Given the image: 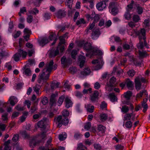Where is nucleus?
<instances>
[{
    "label": "nucleus",
    "instance_id": "obj_44",
    "mask_svg": "<svg viewBox=\"0 0 150 150\" xmlns=\"http://www.w3.org/2000/svg\"><path fill=\"white\" fill-rule=\"evenodd\" d=\"M116 78L114 77H112L110 80V86H114V84L115 82Z\"/></svg>",
    "mask_w": 150,
    "mask_h": 150
},
{
    "label": "nucleus",
    "instance_id": "obj_14",
    "mask_svg": "<svg viewBox=\"0 0 150 150\" xmlns=\"http://www.w3.org/2000/svg\"><path fill=\"white\" fill-rule=\"evenodd\" d=\"M9 100L10 102V104L13 106H14L18 102L17 98L13 96L11 97Z\"/></svg>",
    "mask_w": 150,
    "mask_h": 150
},
{
    "label": "nucleus",
    "instance_id": "obj_23",
    "mask_svg": "<svg viewBox=\"0 0 150 150\" xmlns=\"http://www.w3.org/2000/svg\"><path fill=\"white\" fill-rule=\"evenodd\" d=\"M102 54L103 53L102 51L99 50H97L94 48V50L93 51L92 53H91V56L90 57H91L92 56L96 54H98L100 55H102Z\"/></svg>",
    "mask_w": 150,
    "mask_h": 150
},
{
    "label": "nucleus",
    "instance_id": "obj_31",
    "mask_svg": "<svg viewBox=\"0 0 150 150\" xmlns=\"http://www.w3.org/2000/svg\"><path fill=\"white\" fill-rule=\"evenodd\" d=\"M133 21L135 23H137L140 20L139 16L137 14L134 15L132 17Z\"/></svg>",
    "mask_w": 150,
    "mask_h": 150
},
{
    "label": "nucleus",
    "instance_id": "obj_60",
    "mask_svg": "<svg viewBox=\"0 0 150 150\" xmlns=\"http://www.w3.org/2000/svg\"><path fill=\"white\" fill-rule=\"evenodd\" d=\"M77 54V51L75 50H72L71 52V56L72 57L75 59L76 58V55Z\"/></svg>",
    "mask_w": 150,
    "mask_h": 150
},
{
    "label": "nucleus",
    "instance_id": "obj_1",
    "mask_svg": "<svg viewBox=\"0 0 150 150\" xmlns=\"http://www.w3.org/2000/svg\"><path fill=\"white\" fill-rule=\"evenodd\" d=\"M54 64L53 61L52 60L46 64L42 73L39 74V78L38 81V83H41L42 81L43 82H46L49 79L52 71L56 69L57 67V64L54 65Z\"/></svg>",
    "mask_w": 150,
    "mask_h": 150
},
{
    "label": "nucleus",
    "instance_id": "obj_40",
    "mask_svg": "<svg viewBox=\"0 0 150 150\" xmlns=\"http://www.w3.org/2000/svg\"><path fill=\"white\" fill-rule=\"evenodd\" d=\"M8 104V103H3L2 105V107H1L0 108V113H2L4 112L5 110L4 109V108H5L6 107H7V105Z\"/></svg>",
    "mask_w": 150,
    "mask_h": 150
},
{
    "label": "nucleus",
    "instance_id": "obj_50",
    "mask_svg": "<svg viewBox=\"0 0 150 150\" xmlns=\"http://www.w3.org/2000/svg\"><path fill=\"white\" fill-rule=\"evenodd\" d=\"M39 12V10L36 8H34L32 10L30 11L29 13L30 14H34L36 15L37 13H38Z\"/></svg>",
    "mask_w": 150,
    "mask_h": 150
},
{
    "label": "nucleus",
    "instance_id": "obj_48",
    "mask_svg": "<svg viewBox=\"0 0 150 150\" xmlns=\"http://www.w3.org/2000/svg\"><path fill=\"white\" fill-rule=\"evenodd\" d=\"M125 126L127 128H130L132 125V123L130 121H127L125 122Z\"/></svg>",
    "mask_w": 150,
    "mask_h": 150
},
{
    "label": "nucleus",
    "instance_id": "obj_35",
    "mask_svg": "<svg viewBox=\"0 0 150 150\" xmlns=\"http://www.w3.org/2000/svg\"><path fill=\"white\" fill-rule=\"evenodd\" d=\"M121 111L124 113H126L129 110V107L126 105H125L122 106L121 109Z\"/></svg>",
    "mask_w": 150,
    "mask_h": 150
},
{
    "label": "nucleus",
    "instance_id": "obj_11",
    "mask_svg": "<svg viewBox=\"0 0 150 150\" xmlns=\"http://www.w3.org/2000/svg\"><path fill=\"white\" fill-rule=\"evenodd\" d=\"M65 106L67 108H69L72 106L73 103L68 97H66L64 100Z\"/></svg>",
    "mask_w": 150,
    "mask_h": 150
},
{
    "label": "nucleus",
    "instance_id": "obj_6",
    "mask_svg": "<svg viewBox=\"0 0 150 150\" xmlns=\"http://www.w3.org/2000/svg\"><path fill=\"white\" fill-rule=\"evenodd\" d=\"M100 34V31L98 29H94L92 30L91 35V38L93 40L96 39L99 37Z\"/></svg>",
    "mask_w": 150,
    "mask_h": 150
},
{
    "label": "nucleus",
    "instance_id": "obj_59",
    "mask_svg": "<svg viewBox=\"0 0 150 150\" xmlns=\"http://www.w3.org/2000/svg\"><path fill=\"white\" fill-rule=\"evenodd\" d=\"M86 23L84 20L83 18H81L79 20H78L76 22V24L77 25H79L81 24H84Z\"/></svg>",
    "mask_w": 150,
    "mask_h": 150
},
{
    "label": "nucleus",
    "instance_id": "obj_64",
    "mask_svg": "<svg viewBox=\"0 0 150 150\" xmlns=\"http://www.w3.org/2000/svg\"><path fill=\"white\" fill-rule=\"evenodd\" d=\"M82 135L79 133H75L74 135V137L75 139H78L81 137Z\"/></svg>",
    "mask_w": 150,
    "mask_h": 150
},
{
    "label": "nucleus",
    "instance_id": "obj_4",
    "mask_svg": "<svg viewBox=\"0 0 150 150\" xmlns=\"http://www.w3.org/2000/svg\"><path fill=\"white\" fill-rule=\"evenodd\" d=\"M99 94L98 91H95L90 95L89 99L93 103L97 102L98 99Z\"/></svg>",
    "mask_w": 150,
    "mask_h": 150
},
{
    "label": "nucleus",
    "instance_id": "obj_37",
    "mask_svg": "<svg viewBox=\"0 0 150 150\" xmlns=\"http://www.w3.org/2000/svg\"><path fill=\"white\" fill-rule=\"evenodd\" d=\"M21 57L20 55L18 52L16 53L14 55L13 58L14 60L16 62H18L20 60V58Z\"/></svg>",
    "mask_w": 150,
    "mask_h": 150
},
{
    "label": "nucleus",
    "instance_id": "obj_42",
    "mask_svg": "<svg viewBox=\"0 0 150 150\" xmlns=\"http://www.w3.org/2000/svg\"><path fill=\"white\" fill-rule=\"evenodd\" d=\"M127 73L129 77H132L134 76L135 72L133 69L129 70L127 71Z\"/></svg>",
    "mask_w": 150,
    "mask_h": 150
},
{
    "label": "nucleus",
    "instance_id": "obj_20",
    "mask_svg": "<svg viewBox=\"0 0 150 150\" xmlns=\"http://www.w3.org/2000/svg\"><path fill=\"white\" fill-rule=\"evenodd\" d=\"M55 95L54 94L52 95L50 99V104L51 106L54 105L56 103V100L55 99Z\"/></svg>",
    "mask_w": 150,
    "mask_h": 150
},
{
    "label": "nucleus",
    "instance_id": "obj_2",
    "mask_svg": "<svg viewBox=\"0 0 150 150\" xmlns=\"http://www.w3.org/2000/svg\"><path fill=\"white\" fill-rule=\"evenodd\" d=\"M137 34L139 36V42L137 44L138 48L139 49H142L144 47L143 42L141 41L142 39H143L144 40L145 46L147 48L149 47L146 40V32L145 30L144 29H141L140 31L137 32Z\"/></svg>",
    "mask_w": 150,
    "mask_h": 150
},
{
    "label": "nucleus",
    "instance_id": "obj_45",
    "mask_svg": "<svg viewBox=\"0 0 150 150\" xmlns=\"http://www.w3.org/2000/svg\"><path fill=\"white\" fill-rule=\"evenodd\" d=\"M62 117H67L69 115V112L67 110H64L62 112Z\"/></svg>",
    "mask_w": 150,
    "mask_h": 150
},
{
    "label": "nucleus",
    "instance_id": "obj_39",
    "mask_svg": "<svg viewBox=\"0 0 150 150\" xmlns=\"http://www.w3.org/2000/svg\"><path fill=\"white\" fill-rule=\"evenodd\" d=\"M51 15V14L50 13H45L43 15V17L44 18L45 20H47L50 19Z\"/></svg>",
    "mask_w": 150,
    "mask_h": 150
},
{
    "label": "nucleus",
    "instance_id": "obj_30",
    "mask_svg": "<svg viewBox=\"0 0 150 150\" xmlns=\"http://www.w3.org/2000/svg\"><path fill=\"white\" fill-rule=\"evenodd\" d=\"M69 122V120L67 117H63L62 120H61L62 124L64 125H67Z\"/></svg>",
    "mask_w": 150,
    "mask_h": 150
},
{
    "label": "nucleus",
    "instance_id": "obj_41",
    "mask_svg": "<svg viewBox=\"0 0 150 150\" xmlns=\"http://www.w3.org/2000/svg\"><path fill=\"white\" fill-rule=\"evenodd\" d=\"M86 147L82 144H79L78 146L77 150H86Z\"/></svg>",
    "mask_w": 150,
    "mask_h": 150
},
{
    "label": "nucleus",
    "instance_id": "obj_33",
    "mask_svg": "<svg viewBox=\"0 0 150 150\" xmlns=\"http://www.w3.org/2000/svg\"><path fill=\"white\" fill-rule=\"evenodd\" d=\"M139 55L140 59L146 57L147 55L146 52L145 51H141L139 50Z\"/></svg>",
    "mask_w": 150,
    "mask_h": 150
},
{
    "label": "nucleus",
    "instance_id": "obj_3",
    "mask_svg": "<svg viewBox=\"0 0 150 150\" xmlns=\"http://www.w3.org/2000/svg\"><path fill=\"white\" fill-rule=\"evenodd\" d=\"M83 48L86 51L87 53L86 54L87 57L91 56V53H92L94 48L92 46L90 43L87 42L85 43L83 46Z\"/></svg>",
    "mask_w": 150,
    "mask_h": 150
},
{
    "label": "nucleus",
    "instance_id": "obj_28",
    "mask_svg": "<svg viewBox=\"0 0 150 150\" xmlns=\"http://www.w3.org/2000/svg\"><path fill=\"white\" fill-rule=\"evenodd\" d=\"M105 129L106 127L102 125H100L98 127V130L102 134L105 133Z\"/></svg>",
    "mask_w": 150,
    "mask_h": 150
},
{
    "label": "nucleus",
    "instance_id": "obj_61",
    "mask_svg": "<svg viewBox=\"0 0 150 150\" xmlns=\"http://www.w3.org/2000/svg\"><path fill=\"white\" fill-rule=\"evenodd\" d=\"M22 136L25 138H28L29 137V135L25 131H23L21 132Z\"/></svg>",
    "mask_w": 150,
    "mask_h": 150
},
{
    "label": "nucleus",
    "instance_id": "obj_62",
    "mask_svg": "<svg viewBox=\"0 0 150 150\" xmlns=\"http://www.w3.org/2000/svg\"><path fill=\"white\" fill-rule=\"evenodd\" d=\"M134 1L133 0L132 1L131 3L127 6L128 8L127 10H129V11H130L133 8V5L134 4Z\"/></svg>",
    "mask_w": 150,
    "mask_h": 150
},
{
    "label": "nucleus",
    "instance_id": "obj_18",
    "mask_svg": "<svg viewBox=\"0 0 150 150\" xmlns=\"http://www.w3.org/2000/svg\"><path fill=\"white\" fill-rule=\"evenodd\" d=\"M90 72L91 71L90 69L87 67L85 68L83 71H81V74L83 76H86L88 75Z\"/></svg>",
    "mask_w": 150,
    "mask_h": 150
},
{
    "label": "nucleus",
    "instance_id": "obj_5",
    "mask_svg": "<svg viewBox=\"0 0 150 150\" xmlns=\"http://www.w3.org/2000/svg\"><path fill=\"white\" fill-rule=\"evenodd\" d=\"M108 0H103L98 3L96 5L97 8L100 11L103 10L106 8V3L108 2Z\"/></svg>",
    "mask_w": 150,
    "mask_h": 150
},
{
    "label": "nucleus",
    "instance_id": "obj_51",
    "mask_svg": "<svg viewBox=\"0 0 150 150\" xmlns=\"http://www.w3.org/2000/svg\"><path fill=\"white\" fill-rule=\"evenodd\" d=\"M48 98L45 97L42 99L41 102L43 105H45L47 103H48Z\"/></svg>",
    "mask_w": 150,
    "mask_h": 150
},
{
    "label": "nucleus",
    "instance_id": "obj_52",
    "mask_svg": "<svg viewBox=\"0 0 150 150\" xmlns=\"http://www.w3.org/2000/svg\"><path fill=\"white\" fill-rule=\"evenodd\" d=\"M69 70L70 72L72 74H74L76 72L77 69L75 67H72L69 68Z\"/></svg>",
    "mask_w": 150,
    "mask_h": 150
},
{
    "label": "nucleus",
    "instance_id": "obj_54",
    "mask_svg": "<svg viewBox=\"0 0 150 150\" xmlns=\"http://www.w3.org/2000/svg\"><path fill=\"white\" fill-rule=\"evenodd\" d=\"M132 95V92L130 91H129L126 92L125 95V97L127 99L129 100L130 98V97Z\"/></svg>",
    "mask_w": 150,
    "mask_h": 150
},
{
    "label": "nucleus",
    "instance_id": "obj_47",
    "mask_svg": "<svg viewBox=\"0 0 150 150\" xmlns=\"http://www.w3.org/2000/svg\"><path fill=\"white\" fill-rule=\"evenodd\" d=\"M67 137V135L65 134H60L59 135V138L61 141H62L64 140Z\"/></svg>",
    "mask_w": 150,
    "mask_h": 150
},
{
    "label": "nucleus",
    "instance_id": "obj_49",
    "mask_svg": "<svg viewBox=\"0 0 150 150\" xmlns=\"http://www.w3.org/2000/svg\"><path fill=\"white\" fill-rule=\"evenodd\" d=\"M118 11L117 8H114L111 9V12L113 16L116 15L118 13Z\"/></svg>",
    "mask_w": 150,
    "mask_h": 150
},
{
    "label": "nucleus",
    "instance_id": "obj_25",
    "mask_svg": "<svg viewBox=\"0 0 150 150\" xmlns=\"http://www.w3.org/2000/svg\"><path fill=\"white\" fill-rule=\"evenodd\" d=\"M124 17L126 20H128L131 19V15L130 13V11L129 10H127L124 15Z\"/></svg>",
    "mask_w": 150,
    "mask_h": 150
},
{
    "label": "nucleus",
    "instance_id": "obj_57",
    "mask_svg": "<svg viewBox=\"0 0 150 150\" xmlns=\"http://www.w3.org/2000/svg\"><path fill=\"white\" fill-rule=\"evenodd\" d=\"M95 22H93L91 24H90L88 28L86 30V31L88 32L89 30H91L95 26Z\"/></svg>",
    "mask_w": 150,
    "mask_h": 150
},
{
    "label": "nucleus",
    "instance_id": "obj_17",
    "mask_svg": "<svg viewBox=\"0 0 150 150\" xmlns=\"http://www.w3.org/2000/svg\"><path fill=\"white\" fill-rule=\"evenodd\" d=\"M59 52L58 47L55 51L52 50H51L50 53V57H54L57 56Z\"/></svg>",
    "mask_w": 150,
    "mask_h": 150
},
{
    "label": "nucleus",
    "instance_id": "obj_7",
    "mask_svg": "<svg viewBox=\"0 0 150 150\" xmlns=\"http://www.w3.org/2000/svg\"><path fill=\"white\" fill-rule=\"evenodd\" d=\"M61 62L62 64H63L64 67H66L71 62V59L69 58L66 59L65 56H64L61 58Z\"/></svg>",
    "mask_w": 150,
    "mask_h": 150
},
{
    "label": "nucleus",
    "instance_id": "obj_53",
    "mask_svg": "<svg viewBox=\"0 0 150 150\" xmlns=\"http://www.w3.org/2000/svg\"><path fill=\"white\" fill-rule=\"evenodd\" d=\"M91 127V123L90 122H88L87 123L84 125V128L87 130H88Z\"/></svg>",
    "mask_w": 150,
    "mask_h": 150
},
{
    "label": "nucleus",
    "instance_id": "obj_46",
    "mask_svg": "<svg viewBox=\"0 0 150 150\" xmlns=\"http://www.w3.org/2000/svg\"><path fill=\"white\" fill-rule=\"evenodd\" d=\"M59 39L60 40V42L59 43V46L64 44L65 43V40L64 38L62 36H60L59 38Z\"/></svg>",
    "mask_w": 150,
    "mask_h": 150
},
{
    "label": "nucleus",
    "instance_id": "obj_8",
    "mask_svg": "<svg viewBox=\"0 0 150 150\" xmlns=\"http://www.w3.org/2000/svg\"><path fill=\"white\" fill-rule=\"evenodd\" d=\"M58 18H62L65 17L66 15V12L63 9H59L55 14Z\"/></svg>",
    "mask_w": 150,
    "mask_h": 150
},
{
    "label": "nucleus",
    "instance_id": "obj_26",
    "mask_svg": "<svg viewBox=\"0 0 150 150\" xmlns=\"http://www.w3.org/2000/svg\"><path fill=\"white\" fill-rule=\"evenodd\" d=\"M44 122H45V121L42 120H41L39 121L38 124V127L44 129H45L46 128V126Z\"/></svg>",
    "mask_w": 150,
    "mask_h": 150
},
{
    "label": "nucleus",
    "instance_id": "obj_13",
    "mask_svg": "<svg viewBox=\"0 0 150 150\" xmlns=\"http://www.w3.org/2000/svg\"><path fill=\"white\" fill-rule=\"evenodd\" d=\"M79 60L80 62L79 66L81 68L84 65L85 62V57L83 55H80Z\"/></svg>",
    "mask_w": 150,
    "mask_h": 150
},
{
    "label": "nucleus",
    "instance_id": "obj_55",
    "mask_svg": "<svg viewBox=\"0 0 150 150\" xmlns=\"http://www.w3.org/2000/svg\"><path fill=\"white\" fill-rule=\"evenodd\" d=\"M91 90L92 89L91 88H89L88 89L84 88L83 91V93L84 94L88 93V92H89L90 93H91L92 92Z\"/></svg>",
    "mask_w": 150,
    "mask_h": 150
},
{
    "label": "nucleus",
    "instance_id": "obj_9",
    "mask_svg": "<svg viewBox=\"0 0 150 150\" xmlns=\"http://www.w3.org/2000/svg\"><path fill=\"white\" fill-rule=\"evenodd\" d=\"M134 82L136 89L138 90L140 89L142 84L139 77H137L135 79Z\"/></svg>",
    "mask_w": 150,
    "mask_h": 150
},
{
    "label": "nucleus",
    "instance_id": "obj_19",
    "mask_svg": "<svg viewBox=\"0 0 150 150\" xmlns=\"http://www.w3.org/2000/svg\"><path fill=\"white\" fill-rule=\"evenodd\" d=\"M23 74L26 76H28L31 75V71L30 68H24L23 69Z\"/></svg>",
    "mask_w": 150,
    "mask_h": 150
},
{
    "label": "nucleus",
    "instance_id": "obj_10",
    "mask_svg": "<svg viewBox=\"0 0 150 150\" xmlns=\"http://www.w3.org/2000/svg\"><path fill=\"white\" fill-rule=\"evenodd\" d=\"M38 42L40 45L43 47L46 44L48 43L49 41L46 38H43L41 39L38 40Z\"/></svg>",
    "mask_w": 150,
    "mask_h": 150
},
{
    "label": "nucleus",
    "instance_id": "obj_15",
    "mask_svg": "<svg viewBox=\"0 0 150 150\" xmlns=\"http://www.w3.org/2000/svg\"><path fill=\"white\" fill-rule=\"evenodd\" d=\"M18 52L20 55L21 57L23 59L25 58L26 57L27 52L25 51L20 49L18 50Z\"/></svg>",
    "mask_w": 150,
    "mask_h": 150
},
{
    "label": "nucleus",
    "instance_id": "obj_36",
    "mask_svg": "<svg viewBox=\"0 0 150 150\" xmlns=\"http://www.w3.org/2000/svg\"><path fill=\"white\" fill-rule=\"evenodd\" d=\"M91 106V105H86L87 110V111L91 113L93 111L94 109V107L93 105L91 106V108H89Z\"/></svg>",
    "mask_w": 150,
    "mask_h": 150
},
{
    "label": "nucleus",
    "instance_id": "obj_34",
    "mask_svg": "<svg viewBox=\"0 0 150 150\" xmlns=\"http://www.w3.org/2000/svg\"><path fill=\"white\" fill-rule=\"evenodd\" d=\"M100 116V120L102 121H105L107 119L108 115L106 114L101 113Z\"/></svg>",
    "mask_w": 150,
    "mask_h": 150
},
{
    "label": "nucleus",
    "instance_id": "obj_29",
    "mask_svg": "<svg viewBox=\"0 0 150 150\" xmlns=\"http://www.w3.org/2000/svg\"><path fill=\"white\" fill-rule=\"evenodd\" d=\"M117 3L114 2H111L109 4L108 8L109 9H112L114 8H117Z\"/></svg>",
    "mask_w": 150,
    "mask_h": 150
},
{
    "label": "nucleus",
    "instance_id": "obj_58",
    "mask_svg": "<svg viewBox=\"0 0 150 150\" xmlns=\"http://www.w3.org/2000/svg\"><path fill=\"white\" fill-rule=\"evenodd\" d=\"M131 46L130 45H129L126 43L124 44L123 45V47L124 50H128L130 48Z\"/></svg>",
    "mask_w": 150,
    "mask_h": 150
},
{
    "label": "nucleus",
    "instance_id": "obj_27",
    "mask_svg": "<svg viewBox=\"0 0 150 150\" xmlns=\"http://www.w3.org/2000/svg\"><path fill=\"white\" fill-rule=\"evenodd\" d=\"M144 95L146 96H148V93L146 90H144L142 91H141L140 93L137 95V97L138 98H140L142 97L143 95Z\"/></svg>",
    "mask_w": 150,
    "mask_h": 150
},
{
    "label": "nucleus",
    "instance_id": "obj_43",
    "mask_svg": "<svg viewBox=\"0 0 150 150\" xmlns=\"http://www.w3.org/2000/svg\"><path fill=\"white\" fill-rule=\"evenodd\" d=\"M64 98V96L63 95H62L59 97L58 102V105L60 106L62 104L63 102Z\"/></svg>",
    "mask_w": 150,
    "mask_h": 150
},
{
    "label": "nucleus",
    "instance_id": "obj_32",
    "mask_svg": "<svg viewBox=\"0 0 150 150\" xmlns=\"http://www.w3.org/2000/svg\"><path fill=\"white\" fill-rule=\"evenodd\" d=\"M137 11L139 14H142L143 12V8L140 6L139 4L137 5Z\"/></svg>",
    "mask_w": 150,
    "mask_h": 150
},
{
    "label": "nucleus",
    "instance_id": "obj_21",
    "mask_svg": "<svg viewBox=\"0 0 150 150\" xmlns=\"http://www.w3.org/2000/svg\"><path fill=\"white\" fill-rule=\"evenodd\" d=\"M41 88L40 86L38 84H36L33 87V90L35 92L37 95H39L40 93H39V91Z\"/></svg>",
    "mask_w": 150,
    "mask_h": 150
},
{
    "label": "nucleus",
    "instance_id": "obj_16",
    "mask_svg": "<svg viewBox=\"0 0 150 150\" xmlns=\"http://www.w3.org/2000/svg\"><path fill=\"white\" fill-rule=\"evenodd\" d=\"M10 140H8L4 142V150H11V147L9 145L10 143Z\"/></svg>",
    "mask_w": 150,
    "mask_h": 150
},
{
    "label": "nucleus",
    "instance_id": "obj_24",
    "mask_svg": "<svg viewBox=\"0 0 150 150\" xmlns=\"http://www.w3.org/2000/svg\"><path fill=\"white\" fill-rule=\"evenodd\" d=\"M109 97L110 100L112 102H114L117 100V97L113 93H110L109 94Z\"/></svg>",
    "mask_w": 150,
    "mask_h": 150
},
{
    "label": "nucleus",
    "instance_id": "obj_12",
    "mask_svg": "<svg viewBox=\"0 0 150 150\" xmlns=\"http://www.w3.org/2000/svg\"><path fill=\"white\" fill-rule=\"evenodd\" d=\"M125 84L127 87L130 90H132L133 88V82L129 79H127L126 81Z\"/></svg>",
    "mask_w": 150,
    "mask_h": 150
},
{
    "label": "nucleus",
    "instance_id": "obj_63",
    "mask_svg": "<svg viewBox=\"0 0 150 150\" xmlns=\"http://www.w3.org/2000/svg\"><path fill=\"white\" fill-rule=\"evenodd\" d=\"M27 22L28 23H31L33 21V17L32 16H28L27 18Z\"/></svg>",
    "mask_w": 150,
    "mask_h": 150
},
{
    "label": "nucleus",
    "instance_id": "obj_38",
    "mask_svg": "<svg viewBox=\"0 0 150 150\" xmlns=\"http://www.w3.org/2000/svg\"><path fill=\"white\" fill-rule=\"evenodd\" d=\"M131 117V115L129 113H127L124 116V122L125 121H128L130 120Z\"/></svg>",
    "mask_w": 150,
    "mask_h": 150
},
{
    "label": "nucleus",
    "instance_id": "obj_56",
    "mask_svg": "<svg viewBox=\"0 0 150 150\" xmlns=\"http://www.w3.org/2000/svg\"><path fill=\"white\" fill-rule=\"evenodd\" d=\"M75 95L76 97L79 98H81L83 96V94L82 93L79 91H76L75 92Z\"/></svg>",
    "mask_w": 150,
    "mask_h": 150
},
{
    "label": "nucleus",
    "instance_id": "obj_22",
    "mask_svg": "<svg viewBox=\"0 0 150 150\" xmlns=\"http://www.w3.org/2000/svg\"><path fill=\"white\" fill-rule=\"evenodd\" d=\"M40 142L41 141H39L37 142L34 139H33L30 142V146L31 148H33L35 146L37 143H40Z\"/></svg>",
    "mask_w": 150,
    "mask_h": 150
}]
</instances>
